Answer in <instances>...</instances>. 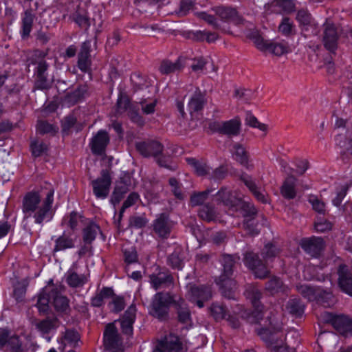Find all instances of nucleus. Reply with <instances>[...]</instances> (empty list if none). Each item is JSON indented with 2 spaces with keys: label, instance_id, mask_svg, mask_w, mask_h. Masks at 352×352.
<instances>
[{
  "label": "nucleus",
  "instance_id": "f257e3e1",
  "mask_svg": "<svg viewBox=\"0 0 352 352\" xmlns=\"http://www.w3.org/2000/svg\"><path fill=\"white\" fill-rule=\"evenodd\" d=\"M54 189L50 184H46L41 191L27 192L22 200L23 219L32 218L36 224L41 226L50 221L54 216Z\"/></svg>",
  "mask_w": 352,
  "mask_h": 352
},
{
  "label": "nucleus",
  "instance_id": "f03ea898",
  "mask_svg": "<svg viewBox=\"0 0 352 352\" xmlns=\"http://www.w3.org/2000/svg\"><path fill=\"white\" fill-rule=\"evenodd\" d=\"M240 256L238 254H223L221 260L223 266L221 274L216 278L215 281L220 286L223 296L228 299L235 298L236 289V281L232 278L233 271L236 265L240 263Z\"/></svg>",
  "mask_w": 352,
  "mask_h": 352
},
{
  "label": "nucleus",
  "instance_id": "7ed1b4c3",
  "mask_svg": "<svg viewBox=\"0 0 352 352\" xmlns=\"http://www.w3.org/2000/svg\"><path fill=\"white\" fill-rule=\"evenodd\" d=\"M176 297L169 292H157L153 298L149 308V314L160 320L168 318L170 305H174Z\"/></svg>",
  "mask_w": 352,
  "mask_h": 352
},
{
  "label": "nucleus",
  "instance_id": "20e7f679",
  "mask_svg": "<svg viewBox=\"0 0 352 352\" xmlns=\"http://www.w3.org/2000/svg\"><path fill=\"white\" fill-rule=\"evenodd\" d=\"M258 335L274 352H287L286 336L280 328H261Z\"/></svg>",
  "mask_w": 352,
  "mask_h": 352
},
{
  "label": "nucleus",
  "instance_id": "39448f33",
  "mask_svg": "<svg viewBox=\"0 0 352 352\" xmlns=\"http://www.w3.org/2000/svg\"><path fill=\"white\" fill-rule=\"evenodd\" d=\"M247 299L250 300L254 311L250 312H244L242 317L245 318L250 323H258L263 318V305L260 302L262 298V293L260 289L254 285H248L244 292Z\"/></svg>",
  "mask_w": 352,
  "mask_h": 352
},
{
  "label": "nucleus",
  "instance_id": "423d86ee",
  "mask_svg": "<svg viewBox=\"0 0 352 352\" xmlns=\"http://www.w3.org/2000/svg\"><path fill=\"white\" fill-rule=\"evenodd\" d=\"M36 58L33 62L36 65L35 70V87L38 89H47L51 86V81L47 77V70L49 67V64L45 60L46 54L42 52H38L36 54Z\"/></svg>",
  "mask_w": 352,
  "mask_h": 352
},
{
  "label": "nucleus",
  "instance_id": "0eeeda50",
  "mask_svg": "<svg viewBox=\"0 0 352 352\" xmlns=\"http://www.w3.org/2000/svg\"><path fill=\"white\" fill-rule=\"evenodd\" d=\"M237 212H240L242 216L245 219L243 222V226L248 230L249 233L252 235L258 234V230L252 227L250 223L251 221L254 219L257 214V210L254 204L240 199L230 214L234 215V213Z\"/></svg>",
  "mask_w": 352,
  "mask_h": 352
},
{
  "label": "nucleus",
  "instance_id": "6e6552de",
  "mask_svg": "<svg viewBox=\"0 0 352 352\" xmlns=\"http://www.w3.org/2000/svg\"><path fill=\"white\" fill-rule=\"evenodd\" d=\"M112 179L110 173L107 169H102L100 176L91 182L93 193L97 199H106L110 191Z\"/></svg>",
  "mask_w": 352,
  "mask_h": 352
},
{
  "label": "nucleus",
  "instance_id": "1a4fd4ad",
  "mask_svg": "<svg viewBox=\"0 0 352 352\" xmlns=\"http://www.w3.org/2000/svg\"><path fill=\"white\" fill-rule=\"evenodd\" d=\"M104 346L111 352L122 351V340L113 323L106 325L103 335Z\"/></svg>",
  "mask_w": 352,
  "mask_h": 352
},
{
  "label": "nucleus",
  "instance_id": "9d476101",
  "mask_svg": "<svg viewBox=\"0 0 352 352\" xmlns=\"http://www.w3.org/2000/svg\"><path fill=\"white\" fill-rule=\"evenodd\" d=\"M188 287L186 298L189 301L196 303L199 308L204 307V301L212 297L211 289L208 286L189 285Z\"/></svg>",
  "mask_w": 352,
  "mask_h": 352
},
{
  "label": "nucleus",
  "instance_id": "9b49d317",
  "mask_svg": "<svg viewBox=\"0 0 352 352\" xmlns=\"http://www.w3.org/2000/svg\"><path fill=\"white\" fill-rule=\"evenodd\" d=\"M241 124L239 118H235L228 121L211 122L209 124V127L214 132L226 135L228 137H232L239 134Z\"/></svg>",
  "mask_w": 352,
  "mask_h": 352
},
{
  "label": "nucleus",
  "instance_id": "f8f14e48",
  "mask_svg": "<svg viewBox=\"0 0 352 352\" xmlns=\"http://www.w3.org/2000/svg\"><path fill=\"white\" fill-rule=\"evenodd\" d=\"M149 282L155 290L168 288L174 285V278L168 270L156 267V271L149 275Z\"/></svg>",
  "mask_w": 352,
  "mask_h": 352
},
{
  "label": "nucleus",
  "instance_id": "ddd939ff",
  "mask_svg": "<svg viewBox=\"0 0 352 352\" xmlns=\"http://www.w3.org/2000/svg\"><path fill=\"white\" fill-rule=\"evenodd\" d=\"M173 226V222L165 213L157 215L152 223L154 233L162 239H167L170 237Z\"/></svg>",
  "mask_w": 352,
  "mask_h": 352
},
{
  "label": "nucleus",
  "instance_id": "4468645a",
  "mask_svg": "<svg viewBox=\"0 0 352 352\" xmlns=\"http://www.w3.org/2000/svg\"><path fill=\"white\" fill-rule=\"evenodd\" d=\"M244 263L253 272L256 278H265L270 273L265 264L259 258L258 254L254 252H250L245 254Z\"/></svg>",
  "mask_w": 352,
  "mask_h": 352
},
{
  "label": "nucleus",
  "instance_id": "2eb2a0df",
  "mask_svg": "<svg viewBox=\"0 0 352 352\" xmlns=\"http://www.w3.org/2000/svg\"><path fill=\"white\" fill-rule=\"evenodd\" d=\"M338 33L337 28L332 23L324 24L322 42L324 47L331 53H334L338 47Z\"/></svg>",
  "mask_w": 352,
  "mask_h": 352
},
{
  "label": "nucleus",
  "instance_id": "dca6fc26",
  "mask_svg": "<svg viewBox=\"0 0 352 352\" xmlns=\"http://www.w3.org/2000/svg\"><path fill=\"white\" fill-rule=\"evenodd\" d=\"M217 16L224 22L233 23L236 25H245L246 21L232 8L219 6L213 9Z\"/></svg>",
  "mask_w": 352,
  "mask_h": 352
},
{
  "label": "nucleus",
  "instance_id": "f3484780",
  "mask_svg": "<svg viewBox=\"0 0 352 352\" xmlns=\"http://www.w3.org/2000/svg\"><path fill=\"white\" fill-rule=\"evenodd\" d=\"M7 346L10 352H24L21 342L16 336H10L7 329L0 328V349Z\"/></svg>",
  "mask_w": 352,
  "mask_h": 352
},
{
  "label": "nucleus",
  "instance_id": "a211bd4d",
  "mask_svg": "<svg viewBox=\"0 0 352 352\" xmlns=\"http://www.w3.org/2000/svg\"><path fill=\"white\" fill-rule=\"evenodd\" d=\"M135 147L138 151L146 157H157L162 153L164 148L161 143L154 140L137 142Z\"/></svg>",
  "mask_w": 352,
  "mask_h": 352
},
{
  "label": "nucleus",
  "instance_id": "6ab92c4d",
  "mask_svg": "<svg viewBox=\"0 0 352 352\" xmlns=\"http://www.w3.org/2000/svg\"><path fill=\"white\" fill-rule=\"evenodd\" d=\"M302 249L312 257H318L324 249V241L320 237L302 239L300 243Z\"/></svg>",
  "mask_w": 352,
  "mask_h": 352
},
{
  "label": "nucleus",
  "instance_id": "aec40b11",
  "mask_svg": "<svg viewBox=\"0 0 352 352\" xmlns=\"http://www.w3.org/2000/svg\"><path fill=\"white\" fill-rule=\"evenodd\" d=\"M181 349L182 343L179 338L170 334L158 342L153 352H180Z\"/></svg>",
  "mask_w": 352,
  "mask_h": 352
},
{
  "label": "nucleus",
  "instance_id": "412c9836",
  "mask_svg": "<svg viewBox=\"0 0 352 352\" xmlns=\"http://www.w3.org/2000/svg\"><path fill=\"white\" fill-rule=\"evenodd\" d=\"M109 142L108 133L104 130L99 131L90 142L91 152L96 155H102Z\"/></svg>",
  "mask_w": 352,
  "mask_h": 352
},
{
  "label": "nucleus",
  "instance_id": "4be33fe9",
  "mask_svg": "<svg viewBox=\"0 0 352 352\" xmlns=\"http://www.w3.org/2000/svg\"><path fill=\"white\" fill-rule=\"evenodd\" d=\"M338 274L340 287L344 292L352 296V274L349 272L347 266L344 264L340 265Z\"/></svg>",
  "mask_w": 352,
  "mask_h": 352
},
{
  "label": "nucleus",
  "instance_id": "5701e85b",
  "mask_svg": "<svg viewBox=\"0 0 352 352\" xmlns=\"http://www.w3.org/2000/svg\"><path fill=\"white\" fill-rule=\"evenodd\" d=\"M131 181L129 178H120L116 182L114 190L112 192L110 202L116 206L123 199L126 193L129 190Z\"/></svg>",
  "mask_w": 352,
  "mask_h": 352
},
{
  "label": "nucleus",
  "instance_id": "b1692460",
  "mask_svg": "<svg viewBox=\"0 0 352 352\" xmlns=\"http://www.w3.org/2000/svg\"><path fill=\"white\" fill-rule=\"evenodd\" d=\"M240 199L226 188H222L217 193V201L219 203H222L230 214Z\"/></svg>",
  "mask_w": 352,
  "mask_h": 352
},
{
  "label": "nucleus",
  "instance_id": "393cba45",
  "mask_svg": "<svg viewBox=\"0 0 352 352\" xmlns=\"http://www.w3.org/2000/svg\"><path fill=\"white\" fill-rule=\"evenodd\" d=\"M206 103L205 95L199 89H196L188 101V110L192 116L194 113L201 111Z\"/></svg>",
  "mask_w": 352,
  "mask_h": 352
},
{
  "label": "nucleus",
  "instance_id": "a878e982",
  "mask_svg": "<svg viewBox=\"0 0 352 352\" xmlns=\"http://www.w3.org/2000/svg\"><path fill=\"white\" fill-rule=\"evenodd\" d=\"M338 333L345 336H352V319L344 315L334 318L333 326Z\"/></svg>",
  "mask_w": 352,
  "mask_h": 352
},
{
  "label": "nucleus",
  "instance_id": "bb28decb",
  "mask_svg": "<svg viewBox=\"0 0 352 352\" xmlns=\"http://www.w3.org/2000/svg\"><path fill=\"white\" fill-rule=\"evenodd\" d=\"M173 305L177 310L179 321L184 324L190 322L191 314L185 300L181 297L176 298Z\"/></svg>",
  "mask_w": 352,
  "mask_h": 352
},
{
  "label": "nucleus",
  "instance_id": "cd10ccee",
  "mask_svg": "<svg viewBox=\"0 0 352 352\" xmlns=\"http://www.w3.org/2000/svg\"><path fill=\"white\" fill-rule=\"evenodd\" d=\"M34 19L35 14L32 8L25 10L21 17V35L22 38H26L30 36Z\"/></svg>",
  "mask_w": 352,
  "mask_h": 352
},
{
  "label": "nucleus",
  "instance_id": "c85d7f7f",
  "mask_svg": "<svg viewBox=\"0 0 352 352\" xmlns=\"http://www.w3.org/2000/svg\"><path fill=\"white\" fill-rule=\"evenodd\" d=\"M52 302L54 309L59 312L66 313L69 309V300L67 297L62 296L57 288L52 287Z\"/></svg>",
  "mask_w": 352,
  "mask_h": 352
},
{
  "label": "nucleus",
  "instance_id": "c756f323",
  "mask_svg": "<svg viewBox=\"0 0 352 352\" xmlns=\"http://www.w3.org/2000/svg\"><path fill=\"white\" fill-rule=\"evenodd\" d=\"M52 286L45 287L39 294L37 301V307L40 312H46L49 309V303L52 302Z\"/></svg>",
  "mask_w": 352,
  "mask_h": 352
},
{
  "label": "nucleus",
  "instance_id": "7c9ffc66",
  "mask_svg": "<svg viewBox=\"0 0 352 352\" xmlns=\"http://www.w3.org/2000/svg\"><path fill=\"white\" fill-rule=\"evenodd\" d=\"M319 289L307 284H299L296 286V291L309 301H316Z\"/></svg>",
  "mask_w": 352,
  "mask_h": 352
},
{
  "label": "nucleus",
  "instance_id": "2f4dec72",
  "mask_svg": "<svg viewBox=\"0 0 352 352\" xmlns=\"http://www.w3.org/2000/svg\"><path fill=\"white\" fill-rule=\"evenodd\" d=\"M265 289L271 294H276L278 293H284L288 290V287L285 285L282 280L278 277H273L265 283Z\"/></svg>",
  "mask_w": 352,
  "mask_h": 352
},
{
  "label": "nucleus",
  "instance_id": "473e14b6",
  "mask_svg": "<svg viewBox=\"0 0 352 352\" xmlns=\"http://www.w3.org/2000/svg\"><path fill=\"white\" fill-rule=\"evenodd\" d=\"M184 59L179 58L175 63L163 60L160 66V72L162 74H170L180 71L184 66Z\"/></svg>",
  "mask_w": 352,
  "mask_h": 352
},
{
  "label": "nucleus",
  "instance_id": "72a5a7b5",
  "mask_svg": "<svg viewBox=\"0 0 352 352\" xmlns=\"http://www.w3.org/2000/svg\"><path fill=\"white\" fill-rule=\"evenodd\" d=\"M186 162L198 176H205L210 173L211 168L204 162L199 161L193 157L186 159Z\"/></svg>",
  "mask_w": 352,
  "mask_h": 352
},
{
  "label": "nucleus",
  "instance_id": "f704fd0d",
  "mask_svg": "<svg viewBox=\"0 0 352 352\" xmlns=\"http://www.w3.org/2000/svg\"><path fill=\"white\" fill-rule=\"evenodd\" d=\"M241 179L258 201L264 204L267 202V198L265 197V194L258 190L256 184L250 176L244 175L241 176Z\"/></svg>",
  "mask_w": 352,
  "mask_h": 352
},
{
  "label": "nucleus",
  "instance_id": "c9c22d12",
  "mask_svg": "<svg viewBox=\"0 0 352 352\" xmlns=\"http://www.w3.org/2000/svg\"><path fill=\"white\" fill-rule=\"evenodd\" d=\"M296 179L289 175L287 177L281 188V194L287 199H291L296 197Z\"/></svg>",
  "mask_w": 352,
  "mask_h": 352
},
{
  "label": "nucleus",
  "instance_id": "e433bc0d",
  "mask_svg": "<svg viewBox=\"0 0 352 352\" xmlns=\"http://www.w3.org/2000/svg\"><path fill=\"white\" fill-rule=\"evenodd\" d=\"M74 239L69 235L63 233L55 240L54 252L63 251L74 248Z\"/></svg>",
  "mask_w": 352,
  "mask_h": 352
},
{
  "label": "nucleus",
  "instance_id": "4c0bfd02",
  "mask_svg": "<svg viewBox=\"0 0 352 352\" xmlns=\"http://www.w3.org/2000/svg\"><path fill=\"white\" fill-rule=\"evenodd\" d=\"M305 306L298 298H292L286 304V310L295 317H300L304 313Z\"/></svg>",
  "mask_w": 352,
  "mask_h": 352
},
{
  "label": "nucleus",
  "instance_id": "58836bf2",
  "mask_svg": "<svg viewBox=\"0 0 352 352\" xmlns=\"http://www.w3.org/2000/svg\"><path fill=\"white\" fill-rule=\"evenodd\" d=\"M113 291L111 288L104 287L97 292L91 298V305L94 307H100L105 299L113 297Z\"/></svg>",
  "mask_w": 352,
  "mask_h": 352
},
{
  "label": "nucleus",
  "instance_id": "ea45409f",
  "mask_svg": "<svg viewBox=\"0 0 352 352\" xmlns=\"http://www.w3.org/2000/svg\"><path fill=\"white\" fill-rule=\"evenodd\" d=\"M167 265L171 268L180 270L184 267V258L180 250H175L167 257Z\"/></svg>",
  "mask_w": 352,
  "mask_h": 352
},
{
  "label": "nucleus",
  "instance_id": "a19ab883",
  "mask_svg": "<svg viewBox=\"0 0 352 352\" xmlns=\"http://www.w3.org/2000/svg\"><path fill=\"white\" fill-rule=\"evenodd\" d=\"M280 254V249L272 243H267L261 252V255L266 263L272 262Z\"/></svg>",
  "mask_w": 352,
  "mask_h": 352
},
{
  "label": "nucleus",
  "instance_id": "79ce46f5",
  "mask_svg": "<svg viewBox=\"0 0 352 352\" xmlns=\"http://www.w3.org/2000/svg\"><path fill=\"white\" fill-rule=\"evenodd\" d=\"M100 227L94 223H91L83 230V241L86 243H91L97 236L100 233Z\"/></svg>",
  "mask_w": 352,
  "mask_h": 352
},
{
  "label": "nucleus",
  "instance_id": "37998d69",
  "mask_svg": "<svg viewBox=\"0 0 352 352\" xmlns=\"http://www.w3.org/2000/svg\"><path fill=\"white\" fill-rule=\"evenodd\" d=\"M67 284L72 287H79L87 282V278L84 274H78L72 270L68 271L66 278Z\"/></svg>",
  "mask_w": 352,
  "mask_h": 352
},
{
  "label": "nucleus",
  "instance_id": "c03bdc74",
  "mask_svg": "<svg viewBox=\"0 0 352 352\" xmlns=\"http://www.w3.org/2000/svg\"><path fill=\"white\" fill-rule=\"evenodd\" d=\"M138 199L139 195L136 192H131L129 195L126 199L124 201L122 208H120L118 219L115 220V223L118 228H120V222L125 210L133 206Z\"/></svg>",
  "mask_w": 352,
  "mask_h": 352
},
{
  "label": "nucleus",
  "instance_id": "a18cd8bd",
  "mask_svg": "<svg viewBox=\"0 0 352 352\" xmlns=\"http://www.w3.org/2000/svg\"><path fill=\"white\" fill-rule=\"evenodd\" d=\"M199 216L205 221H212L217 219V212L213 205L207 204L199 209Z\"/></svg>",
  "mask_w": 352,
  "mask_h": 352
},
{
  "label": "nucleus",
  "instance_id": "49530a36",
  "mask_svg": "<svg viewBox=\"0 0 352 352\" xmlns=\"http://www.w3.org/2000/svg\"><path fill=\"white\" fill-rule=\"evenodd\" d=\"M36 328L43 333H47L52 329L57 326L56 318H46L45 320L38 322L36 324Z\"/></svg>",
  "mask_w": 352,
  "mask_h": 352
},
{
  "label": "nucleus",
  "instance_id": "de8ad7c7",
  "mask_svg": "<svg viewBox=\"0 0 352 352\" xmlns=\"http://www.w3.org/2000/svg\"><path fill=\"white\" fill-rule=\"evenodd\" d=\"M233 148L234 158L242 165H247L248 157L245 148L239 144H236Z\"/></svg>",
  "mask_w": 352,
  "mask_h": 352
},
{
  "label": "nucleus",
  "instance_id": "09e8293b",
  "mask_svg": "<svg viewBox=\"0 0 352 352\" xmlns=\"http://www.w3.org/2000/svg\"><path fill=\"white\" fill-rule=\"evenodd\" d=\"M212 190L207 189L202 192H193L190 196V202L192 206H197L203 204L208 199L209 194Z\"/></svg>",
  "mask_w": 352,
  "mask_h": 352
},
{
  "label": "nucleus",
  "instance_id": "8fccbe9b",
  "mask_svg": "<svg viewBox=\"0 0 352 352\" xmlns=\"http://www.w3.org/2000/svg\"><path fill=\"white\" fill-rule=\"evenodd\" d=\"M267 51H269L276 56H280L288 52L289 47L285 43H276L270 41L268 50Z\"/></svg>",
  "mask_w": 352,
  "mask_h": 352
},
{
  "label": "nucleus",
  "instance_id": "3c124183",
  "mask_svg": "<svg viewBox=\"0 0 352 352\" xmlns=\"http://www.w3.org/2000/svg\"><path fill=\"white\" fill-rule=\"evenodd\" d=\"M318 295L316 301L324 307H331L333 302V296L331 293L319 289Z\"/></svg>",
  "mask_w": 352,
  "mask_h": 352
},
{
  "label": "nucleus",
  "instance_id": "603ef678",
  "mask_svg": "<svg viewBox=\"0 0 352 352\" xmlns=\"http://www.w3.org/2000/svg\"><path fill=\"white\" fill-rule=\"evenodd\" d=\"M245 124L253 128H257L262 131H267V126L265 124L258 122L257 118L251 112H247L245 116Z\"/></svg>",
  "mask_w": 352,
  "mask_h": 352
},
{
  "label": "nucleus",
  "instance_id": "864d4df0",
  "mask_svg": "<svg viewBox=\"0 0 352 352\" xmlns=\"http://www.w3.org/2000/svg\"><path fill=\"white\" fill-rule=\"evenodd\" d=\"M226 311L227 310L223 305L217 302L212 303L210 307L211 314L216 320L225 318Z\"/></svg>",
  "mask_w": 352,
  "mask_h": 352
},
{
  "label": "nucleus",
  "instance_id": "5fc2aeb1",
  "mask_svg": "<svg viewBox=\"0 0 352 352\" xmlns=\"http://www.w3.org/2000/svg\"><path fill=\"white\" fill-rule=\"evenodd\" d=\"M168 184L171 188V192L174 196L180 200L184 199V196L182 190V184L175 177H170L168 179Z\"/></svg>",
  "mask_w": 352,
  "mask_h": 352
},
{
  "label": "nucleus",
  "instance_id": "6e6d98bb",
  "mask_svg": "<svg viewBox=\"0 0 352 352\" xmlns=\"http://www.w3.org/2000/svg\"><path fill=\"white\" fill-rule=\"evenodd\" d=\"M308 201L316 212L322 214L325 213V204L322 200L319 199L317 196L313 195H309Z\"/></svg>",
  "mask_w": 352,
  "mask_h": 352
},
{
  "label": "nucleus",
  "instance_id": "4d7b16f0",
  "mask_svg": "<svg viewBox=\"0 0 352 352\" xmlns=\"http://www.w3.org/2000/svg\"><path fill=\"white\" fill-rule=\"evenodd\" d=\"M133 105L131 104L129 98L126 96H121L117 101V113H122L124 111H129Z\"/></svg>",
  "mask_w": 352,
  "mask_h": 352
},
{
  "label": "nucleus",
  "instance_id": "13d9d810",
  "mask_svg": "<svg viewBox=\"0 0 352 352\" xmlns=\"http://www.w3.org/2000/svg\"><path fill=\"white\" fill-rule=\"evenodd\" d=\"M37 131L41 134L52 133L54 134L58 131L53 124H51L45 121H38L37 124Z\"/></svg>",
  "mask_w": 352,
  "mask_h": 352
},
{
  "label": "nucleus",
  "instance_id": "bf43d9fd",
  "mask_svg": "<svg viewBox=\"0 0 352 352\" xmlns=\"http://www.w3.org/2000/svg\"><path fill=\"white\" fill-rule=\"evenodd\" d=\"M294 25L288 17L283 19L280 24L278 26L279 31L285 36H289L292 34Z\"/></svg>",
  "mask_w": 352,
  "mask_h": 352
},
{
  "label": "nucleus",
  "instance_id": "052dcab7",
  "mask_svg": "<svg viewBox=\"0 0 352 352\" xmlns=\"http://www.w3.org/2000/svg\"><path fill=\"white\" fill-rule=\"evenodd\" d=\"M65 341L72 346H76L80 340V335L78 333L73 329H68L65 331L64 335Z\"/></svg>",
  "mask_w": 352,
  "mask_h": 352
},
{
  "label": "nucleus",
  "instance_id": "680f3d73",
  "mask_svg": "<svg viewBox=\"0 0 352 352\" xmlns=\"http://www.w3.org/2000/svg\"><path fill=\"white\" fill-rule=\"evenodd\" d=\"M253 92L250 89H245L243 88L238 89L235 90L234 96L245 102L250 100L253 97Z\"/></svg>",
  "mask_w": 352,
  "mask_h": 352
},
{
  "label": "nucleus",
  "instance_id": "e2e57ef3",
  "mask_svg": "<svg viewBox=\"0 0 352 352\" xmlns=\"http://www.w3.org/2000/svg\"><path fill=\"white\" fill-rule=\"evenodd\" d=\"M47 148V145L42 142L35 141L31 144L32 153L34 157L41 156Z\"/></svg>",
  "mask_w": 352,
  "mask_h": 352
},
{
  "label": "nucleus",
  "instance_id": "0e129e2a",
  "mask_svg": "<svg viewBox=\"0 0 352 352\" xmlns=\"http://www.w3.org/2000/svg\"><path fill=\"white\" fill-rule=\"evenodd\" d=\"M74 19V21L82 28L87 30L90 26L89 19L85 14L76 12Z\"/></svg>",
  "mask_w": 352,
  "mask_h": 352
},
{
  "label": "nucleus",
  "instance_id": "69168bd1",
  "mask_svg": "<svg viewBox=\"0 0 352 352\" xmlns=\"http://www.w3.org/2000/svg\"><path fill=\"white\" fill-rule=\"evenodd\" d=\"M197 16L204 20L206 23H208L209 25H212L215 29H220V24L218 23L216 18L211 15L208 14L206 12H199L197 13Z\"/></svg>",
  "mask_w": 352,
  "mask_h": 352
},
{
  "label": "nucleus",
  "instance_id": "338daca9",
  "mask_svg": "<svg viewBox=\"0 0 352 352\" xmlns=\"http://www.w3.org/2000/svg\"><path fill=\"white\" fill-rule=\"evenodd\" d=\"M128 116L132 122L142 126L144 124V121L142 117L140 115L138 110L136 109L133 106L130 108L128 111Z\"/></svg>",
  "mask_w": 352,
  "mask_h": 352
},
{
  "label": "nucleus",
  "instance_id": "774afa93",
  "mask_svg": "<svg viewBox=\"0 0 352 352\" xmlns=\"http://www.w3.org/2000/svg\"><path fill=\"white\" fill-rule=\"evenodd\" d=\"M91 60L89 56L78 55V66L82 72H88L90 69Z\"/></svg>",
  "mask_w": 352,
  "mask_h": 352
}]
</instances>
